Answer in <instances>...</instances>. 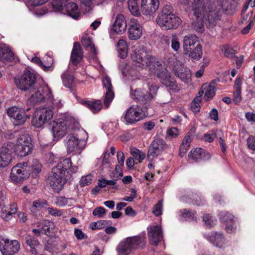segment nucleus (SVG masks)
Returning a JSON list of instances; mask_svg holds the SVG:
<instances>
[{"instance_id": "obj_1", "label": "nucleus", "mask_w": 255, "mask_h": 255, "mask_svg": "<svg viewBox=\"0 0 255 255\" xmlns=\"http://www.w3.org/2000/svg\"><path fill=\"white\" fill-rule=\"evenodd\" d=\"M237 3L232 0H225L222 3L219 0H194L190 6L191 12L195 17L192 24L194 30L202 33L204 30V24L208 28L216 25L220 19L222 10L228 14H233L237 11Z\"/></svg>"}, {"instance_id": "obj_2", "label": "nucleus", "mask_w": 255, "mask_h": 255, "mask_svg": "<svg viewBox=\"0 0 255 255\" xmlns=\"http://www.w3.org/2000/svg\"><path fill=\"white\" fill-rule=\"evenodd\" d=\"M36 75L29 70H25L20 77L15 78V83L17 87L21 91H28L34 93L28 100V103L34 106L41 103H46L50 107L55 106L53 96L49 87L43 84L39 86L36 82ZM57 108L59 105H55Z\"/></svg>"}, {"instance_id": "obj_3", "label": "nucleus", "mask_w": 255, "mask_h": 255, "mask_svg": "<svg viewBox=\"0 0 255 255\" xmlns=\"http://www.w3.org/2000/svg\"><path fill=\"white\" fill-rule=\"evenodd\" d=\"M133 65L143 69L146 67L153 69V72L157 77L160 79L163 85L173 91L177 90V86L174 78H172L168 70L163 68L160 62L156 61L155 59L146 54L144 51H134L131 55Z\"/></svg>"}, {"instance_id": "obj_4", "label": "nucleus", "mask_w": 255, "mask_h": 255, "mask_svg": "<svg viewBox=\"0 0 255 255\" xmlns=\"http://www.w3.org/2000/svg\"><path fill=\"white\" fill-rule=\"evenodd\" d=\"M70 158H66L53 167L46 181L55 192H59L67 181L66 178L75 172Z\"/></svg>"}, {"instance_id": "obj_5", "label": "nucleus", "mask_w": 255, "mask_h": 255, "mask_svg": "<svg viewBox=\"0 0 255 255\" xmlns=\"http://www.w3.org/2000/svg\"><path fill=\"white\" fill-rule=\"evenodd\" d=\"M158 89V87L153 85L149 86L148 90L141 88L133 90L130 88V97L132 100L146 107L156 96Z\"/></svg>"}, {"instance_id": "obj_6", "label": "nucleus", "mask_w": 255, "mask_h": 255, "mask_svg": "<svg viewBox=\"0 0 255 255\" xmlns=\"http://www.w3.org/2000/svg\"><path fill=\"white\" fill-rule=\"evenodd\" d=\"M75 120L72 118L59 119L56 122H54L51 128L54 140H58L62 138L67 133L75 128Z\"/></svg>"}, {"instance_id": "obj_7", "label": "nucleus", "mask_w": 255, "mask_h": 255, "mask_svg": "<svg viewBox=\"0 0 255 255\" xmlns=\"http://www.w3.org/2000/svg\"><path fill=\"white\" fill-rule=\"evenodd\" d=\"M33 150L32 140L30 135L24 131L17 136L14 151L17 156L24 157L30 154Z\"/></svg>"}, {"instance_id": "obj_8", "label": "nucleus", "mask_w": 255, "mask_h": 255, "mask_svg": "<svg viewBox=\"0 0 255 255\" xmlns=\"http://www.w3.org/2000/svg\"><path fill=\"white\" fill-rule=\"evenodd\" d=\"M147 115L146 107L140 108L139 106L133 105L127 110L124 118L127 123L132 124L142 120Z\"/></svg>"}, {"instance_id": "obj_9", "label": "nucleus", "mask_w": 255, "mask_h": 255, "mask_svg": "<svg viewBox=\"0 0 255 255\" xmlns=\"http://www.w3.org/2000/svg\"><path fill=\"white\" fill-rule=\"evenodd\" d=\"M53 116V112L49 108H38L34 114L32 120L33 126L39 128L41 127L45 123L50 120Z\"/></svg>"}, {"instance_id": "obj_10", "label": "nucleus", "mask_w": 255, "mask_h": 255, "mask_svg": "<svg viewBox=\"0 0 255 255\" xmlns=\"http://www.w3.org/2000/svg\"><path fill=\"white\" fill-rule=\"evenodd\" d=\"M7 114L13 119L12 122L15 126L23 125L31 117V114H27L24 109L15 106L8 108L7 110Z\"/></svg>"}, {"instance_id": "obj_11", "label": "nucleus", "mask_w": 255, "mask_h": 255, "mask_svg": "<svg viewBox=\"0 0 255 255\" xmlns=\"http://www.w3.org/2000/svg\"><path fill=\"white\" fill-rule=\"evenodd\" d=\"M20 250L17 240H10L0 236V251L2 255H15Z\"/></svg>"}, {"instance_id": "obj_12", "label": "nucleus", "mask_w": 255, "mask_h": 255, "mask_svg": "<svg viewBox=\"0 0 255 255\" xmlns=\"http://www.w3.org/2000/svg\"><path fill=\"white\" fill-rule=\"evenodd\" d=\"M28 163H20L13 167L11 170L10 178L11 180L17 184L22 182L28 178L29 173L26 171Z\"/></svg>"}, {"instance_id": "obj_13", "label": "nucleus", "mask_w": 255, "mask_h": 255, "mask_svg": "<svg viewBox=\"0 0 255 255\" xmlns=\"http://www.w3.org/2000/svg\"><path fill=\"white\" fill-rule=\"evenodd\" d=\"M14 143L12 142H6L4 143L0 149V169L8 166L10 163L12 157L11 153Z\"/></svg>"}, {"instance_id": "obj_14", "label": "nucleus", "mask_w": 255, "mask_h": 255, "mask_svg": "<svg viewBox=\"0 0 255 255\" xmlns=\"http://www.w3.org/2000/svg\"><path fill=\"white\" fill-rule=\"evenodd\" d=\"M180 18L175 14L166 16L165 17H157L156 23L165 29L168 30L176 28L181 23Z\"/></svg>"}, {"instance_id": "obj_15", "label": "nucleus", "mask_w": 255, "mask_h": 255, "mask_svg": "<svg viewBox=\"0 0 255 255\" xmlns=\"http://www.w3.org/2000/svg\"><path fill=\"white\" fill-rule=\"evenodd\" d=\"M143 27L137 19L130 18L128 23V37L130 40H136L142 34Z\"/></svg>"}, {"instance_id": "obj_16", "label": "nucleus", "mask_w": 255, "mask_h": 255, "mask_svg": "<svg viewBox=\"0 0 255 255\" xmlns=\"http://www.w3.org/2000/svg\"><path fill=\"white\" fill-rule=\"evenodd\" d=\"M65 142L69 153L82 149L84 146V144H82L84 141L73 134L68 135L65 139Z\"/></svg>"}, {"instance_id": "obj_17", "label": "nucleus", "mask_w": 255, "mask_h": 255, "mask_svg": "<svg viewBox=\"0 0 255 255\" xmlns=\"http://www.w3.org/2000/svg\"><path fill=\"white\" fill-rule=\"evenodd\" d=\"M167 145L165 141L160 138H158L153 140L149 146L147 157H155L159 155L163 150L167 148Z\"/></svg>"}, {"instance_id": "obj_18", "label": "nucleus", "mask_w": 255, "mask_h": 255, "mask_svg": "<svg viewBox=\"0 0 255 255\" xmlns=\"http://www.w3.org/2000/svg\"><path fill=\"white\" fill-rule=\"evenodd\" d=\"M159 0H141L140 9L145 15H151L158 9Z\"/></svg>"}, {"instance_id": "obj_19", "label": "nucleus", "mask_w": 255, "mask_h": 255, "mask_svg": "<svg viewBox=\"0 0 255 255\" xmlns=\"http://www.w3.org/2000/svg\"><path fill=\"white\" fill-rule=\"evenodd\" d=\"M219 218L221 222L226 224L225 230L228 233L235 231L237 227L234 221V216L226 211L222 212L219 214Z\"/></svg>"}, {"instance_id": "obj_20", "label": "nucleus", "mask_w": 255, "mask_h": 255, "mask_svg": "<svg viewBox=\"0 0 255 255\" xmlns=\"http://www.w3.org/2000/svg\"><path fill=\"white\" fill-rule=\"evenodd\" d=\"M103 83L106 89V95L104 100V104L106 108L109 107L110 104L114 97V93L113 90V87L110 78L105 76L103 80Z\"/></svg>"}, {"instance_id": "obj_21", "label": "nucleus", "mask_w": 255, "mask_h": 255, "mask_svg": "<svg viewBox=\"0 0 255 255\" xmlns=\"http://www.w3.org/2000/svg\"><path fill=\"white\" fill-rule=\"evenodd\" d=\"M215 83L211 82L210 84H204L199 92L200 97L204 95L205 100L208 101L210 99L213 98L216 93Z\"/></svg>"}, {"instance_id": "obj_22", "label": "nucleus", "mask_w": 255, "mask_h": 255, "mask_svg": "<svg viewBox=\"0 0 255 255\" xmlns=\"http://www.w3.org/2000/svg\"><path fill=\"white\" fill-rule=\"evenodd\" d=\"M188 156L195 162H199L201 160H208L211 157L208 152L201 148H196L191 150L189 153Z\"/></svg>"}, {"instance_id": "obj_23", "label": "nucleus", "mask_w": 255, "mask_h": 255, "mask_svg": "<svg viewBox=\"0 0 255 255\" xmlns=\"http://www.w3.org/2000/svg\"><path fill=\"white\" fill-rule=\"evenodd\" d=\"M150 243L153 245H158L162 239V233L161 228L159 226H153L150 228L148 232Z\"/></svg>"}, {"instance_id": "obj_24", "label": "nucleus", "mask_w": 255, "mask_h": 255, "mask_svg": "<svg viewBox=\"0 0 255 255\" xmlns=\"http://www.w3.org/2000/svg\"><path fill=\"white\" fill-rule=\"evenodd\" d=\"M83 58V53L80 43L78 42H75L71 54V62L73 65H77L82 60Z\"/></svg>"}, {"instance_id": "obj_25", "label": "nucleus", "mask_w": 255, "mask_h": 255, "mask_svg": "<svg viewBox=\"0 0 255 255\" xmlns=\"http://www.w3.org/2000/svg\"><path fill=\"white\" fill-rule=\"evenodd\" d=\"M127 26V24L124 15L122 14H118L113 24V30L116 33L121 34L125 31Z\"/></svg>"}, {"instance_id": "obj_26", "label": "nucleus", "mask_w": 255, "mask_h": 255, "mask_svg": "<svg viewBox=\"0 0 255 255\" xmlns=\"http://www.w3.org/2000/svg\"><path fill=\"white\" fill-rule=\"evenodd\" d=\"M199 43V38L195 35L189 34L185 36L183 39V49L186 53L189 52Z\"/></svg>"}, {"instance_id": "obj_27", "label": "nucleus", "mask_w": 255, "mask_h": 255, "mask_svg": "<svg viewBox=\"0 0 255 255\" xmlns=\"http://www.w3.org/2000/svg\"><path fill=\"white\" fill-rule=\"evenodd\" d=\"M24 241L27 246L30 248L29 252L33 255H37L40 243L36 238L30 235H26L24 237Z\"/></svg>"}, {"instance_id": "obj_28", "label": "nucleus", "mask_w": 255, "mask_h": 255, "mask_svg": "<svg viewBox=\"0 0 255 255\" xmlns=\"http://www.w3.org/2000/svg\"><path fill=\"white\" fill-rule=\"evenodd\" d=\"M127 241L130 243L132 249L142 248L146 243L145 237L143 235L127 238Z\"/></svg>"}, {"instance_id": "obj_29", "label": "nucleus", "mask_w": 255, "mask_h": 255, "mask_svg": "<svg viewBox=\"0 0 255 255\" xmlns=\"http://www.w3.org/2000/svg\"><path fill=\"white\" fill-rule=\"evenodd\" d=\"M209 241L215 246L221 248L226 244V240L223 234L213 232L209 236Z\"/></svg>"}, {"instance_id": "obj_30", "label": "nucleus", "mask_w": 255, "mask_h": 255, "mask_svg": "<svg viewBox=\"0 0 255 255\" xmlns=\"http://www.w3.org/2000/svg\"><path fill=\"white\" fill-rule=\"evenodd\" d=\"M174 71L175 75L185 82H186L191 77L190 70L181 66L174 69Z\"/></svg>"}, {"instance_id": "obj_31", "label": "nucleus", "mask_w": 255, "mask_h": 255, "mask_svg": "<svg viewBox=\"0 0 255 255\" xmlns=\"http://www.w3.org/2000/svg\"><path fill=\"white\" fill-rule=\"evenodd\" d=\"M117 49L121 58H125L127 56L128 46L126 40L120 39L117 44Z\"/></svg>"}, {"instance_id": "obj_32", "label": "nucleus", "mask_w": 255, "mask_h": 255, "mask_svg": "<svg viewBox=\"0 0 255 255\" xmlns=\"http://www.w3.org/2000/svg\"><path fill=\"white\" fill-rule=\"evenodd\" d=\"M179 215L184 220L191 221L196 219V212L189 209H184L180 210Z\"/></svg>"}, {"instance_id": "obj_33", "label": "nucleus", "mask_w": 255, "mask_h": 255, "mask_svg": "<svg viewBox=\"0 0 255 255\" xmlns=\"http://www.w3.org/2000/svg\"><path fill=\"white\" fill-rule=\"evenodd\" d=\"M82 103L88 107L93 113L98 112L103 106L102 102L100 100L94 101H84Z\"/></svg>"}, {"instance_id": "obj_34", "label": "nucleus", "mask_w": 255, "mask_h": 255, "mask_svg": "<svg viewBox=\"0 0 255 255\" xmlns=\"http://www.w3.org/2000/svg\"><path fill=\"white\" fill-rule=\"evenodd\" d=\"M66 9L68 15L74 19H76L79 17V14L78 10V6L75 2H70L68 3L66 5Z\"/></svg>"}, {"instance_id": "obj_35", "label": "nucleus", "mask_w": 255, "mask_h": 255, "mask_svg": "<svg viewBox=\"0 0 255 255\" xmlns=\"http://www.w3.org/2000/svg\"><path fill=\"white\" fill-rule=\"evenodd\" d=\"M117 250L119 253L128 255L130 253L132 248L130 246V243L127 241V238L125 241L120 243Z\"/></svg>"}, {"instance_id": "obj_36", "label": "nucleus", "mask_w": 255, "mask_h": 255, "mask_svg": "<svg viewBox=\"0 0 255 255\" xmlns=\"http://www.w3.org/2000/svg\"><path fill=\"white\" fill-rule=\"evenodd\" d=\"M81 43L84 47L89 48V50L94 55H96L97 54L95 45L93 43L92 39L90 37L88 36L82 37L81 39Z\"/></svg>"}, {"instance_id": "obj_37", "label": "nucleus", "mask_w": 255, "mask_h": 255, "mask_svg": "<svg viewBox=\"0 0 255 255\" xmlns=\"http://www.w3.org/2000/svg\"><path fill=\"white\" fill-rule=\"evenodd\" d=\"M189 52V56L192 59L199 60L201 58L203 54L201 45L198 43Z\"/></svg>"}, {"instance_id": "obj_38", "label": "nucleus", "mask_w": 255, "mask_h": 255, "mask_svg": "<svg viewBox=\"0 0 255 255\" xmlns=\"http://www.w3.org/2000/svg\"><path fill=\"white\" fill-rule=\"evenodd\" d=\"M0 59L3 62H10L14 59L13 54L11 50L3 49L0 51Z\"/></svg>"}, {"instance_id": "obj_39", "label": "nucleus", "mask_w": 255, "mask_h": 255, "mask_svg": "<svg viewBox=\"0 0 255 255\" xmlns=\"http://www.w3.org/2000/svg\"><path fill=\"white\" fill-rule=\"evenodd\" d=\"M68 0H53L51 5L54 11H60L66 6Z\"/></svg>"}, {"instance_id": "obj_40", "label": "nucleus", "mask_w": 255, "mask_h": 255, "mask_svg": "<svg viewBox=\"0 0 255 255\" xmlns=\"http://www.w3.org/2000/svg\"><path fill=\"white\" fill-rule=\"evenodd\" d=\"M173 11L174 9L171 5L166 4L163 6L161 12L158 14L157 17H165L166 16L174 14Z\"/></svg>"}, {"instance_id": "obj_41", "label": "nucleus", "mask_w": 255, "mask_h": 255, "mask_svg": "<svg viewBox=\"0 0 255 255\" xmlns=\"http://www.w3.org/2000/svg\"><path fill=\"white\" fill-rule=\"evenodd\" d=\"M62 79L63 84L68 88H70L72 85L73 83V77L72 75L68 73H64L62 74Z\"/></svg>"}, {"instance_id": "obj_42", "label": "nucleus", "mask_w": 255, "mask_h": 255, "mask_svg": "<svg viewBox=\"0 0 255 255\" xmlns=\"http://www.w3.org/2000/svg\"><path fill=\"white\" fill-rule=\"evenodd\" d=\"M130 154L136 160H143L145 157L144 153L135 148L131 149Z\"/></svg>"}, {"instance_id": "obj_43", "label": "nucleus", "mask_w": 255, "mask_h": 255, "mask_svg": "<svg viewBox=\"0 0 255 255\" xmlns=\"http://www.w3.org/2000/svg\"><path fill=\"white\" fill-rule=\"evenodd\" d=\"M128 5L129 11L133 15L136 16L139 14L137 2H133V0H129Z\"/></svg>"}, {"instance_id": "obj_44", "label": "nucleus", "mask_w": 255, "mask_h": 255, "mask_svg": "<svg viewBox=\"0 0 255 255\" xmlns=\"http://www.w3.org/2000/svg\"><path fill=\"white\" fill-rule=\"evenodd\" d=\"M201 101L200 97H197L194 99L191 104V109L195 113H198L200 111V103Z\"/></svg>"}, {"instance_id": "obj_45", "label": "nucleus", "mask_w": 255, "mask_h": 255, "mask_svg": "<svg viewBox=\"0 0 255 255\" xmlns=\"http://www.w3.org/2000/svg\"><path fill=\"white\" fill-rule=\"evenodd\" d=\"M162 201L160 200L153 207L152 213L156 216H160L162 213Z\"/></svg>"}, {"instance_id": "obj_46", "label": "nucleus", "mask_w": 255, "mask_h": 255, "mask_svg": "<svg viewBox=\"0 0 255 255\" xmlns=\"http://www.w3.org/2000/svg\"><path fill=\"white\" fill-rule=\"evenodd\" d=\"M171 48L172 49L177 52L180 48V42L179 39L176 35H172L171 39Z\"/></svg>"}, {"instance_id": "obj_47", "label": "nucleus", "mask_w": 255, "mask_h": 255, "mask_svg": "<svg viewBox=\"0 0 255 255\" xmlns=\"http://www.w3.org/2000/svg\"><path fill=\"white\" fill-rule=\"evenodd\" d=\"M106 213V210L104 207H98L93 210L92 214L95 216L102 218L105 215Z\"/></svg>"}, {"instance_id": "obj_48", "label": "nucleus", "mask_w": 255, "mask_h": 255, "mask_svg": "<svg viewBox=\"0 0 255 255\" xmlns=\"http://www.w3.org/2000/svg\"><path fill=\"white\" fill-rule=\"evenodd\" d=\"M16 212L17 208L16 207V205L13 204L11 205L10 210L8 211L6 215H3V219L5 221L9 220L12 217V215L15 214Z\"/></svg>"}, {"instance_id": "obj_49", "label": "nucleus", "mask_w": 255, "mask_h": 255, "mask_svg": "<svg viewBox=\"0 0 255 255\" xmlns=\"http://www.w3.org/2000/svg\"><path fill=\"white\" fill-rule=\"evenodd\" d=\"M222 51L224 52L225 56L227 57H232L234 55L232 48L228 45H223Z\"/></svg>"}, {"instance_id": "obj_50", "label": "nucleus", "mask_w": 255, "mask_h": 255, "mask_svg": "<svg viewBox=\"0 0 255 255\" xmlns=\"http://www.w3.org/2000/svg\"><path fill=\"white\" fill-rule=\"evenodd\" d=\"M166 134L171 138H175L179 135V131L176 128H171L167 130Z\"/></svg>"}, {"instance_id": "obj_51", "label": "nucleus", "mask_w": 255, "mask_h": 255, "mask_svg": "<svg viewBox=\"0 0 255 255\" xmlns=\"http://www.w3.org/2000/svg\"><path fill=\"white\" fill-rule=\"evenodd\" d=\"M46 205V201L45 200L38 199L33 201L32 209H41L44 207Z\"/></svg>"}, {"instance_id": "obj_52", "label": "nucleus", "mask_w": 255, "mask_h": 255, "mask_svg": "<svg viewBox=\"0 0 255 255\" xmlns=\"http://www.w3.org/2000/svg\"><path fill=\"white\" fill-rule=\"evenodd\" d=\"M31 166L33 169V172L35 173H38L41 170V164L36 159H34L33 160L32 164Z\"/></svg>"}, {"instance_id": "obj_53", "label": "nucleus", "mask_w": 255, "mask_h": 255, "mask_svg": "<svg viewBox=\"0 0 255 255\" xmlns=\"http://www.w3.org/2000/svg\"><path fill=\"white\" fill-rule=\"evenodd\" d=\"M92 180V176L91 175H87L83 176L80 180V184L82 186H86L90 184Z\"/></svg>"}, {"instance_id": "obj_54", "label": "nucleus", "mask_w": 255, "mask_h": 255, "mask_svg": "<svg viewBox=\"0 0 255 255\" xmlns=\"http://www.w3.org/2000/svg\"><path fill=\"white\" fill-rule=\"evenodd\" d=\"M50 225H53V223L52 222L49 220H44L40 223V225L38 226V227L41 228V230H42V233L44 234L46 228Z\"/></svg>"}, {"instance_id": "obj_55", "label": "nucleus", "mask_w": 255, "mask_h": 255, "mask_svg": "<svg viewBox=\"0 0 255 255\" xmlns=\"http://www.w3.org/2000/svg\"><path fill=\"white\" fill-rule=\"evenodd\" d=\"M192 135L187 134L183 139L181 145H184L186 147H189L190 145V143L192 140Z\"/></svg>"}, {"instance_id": "obj_56", "label": "nucleus", "mask_w": 255, "mask_h": 255, "mask_svg": "<svg viewBox=\"0 0 255 255\" xmlns=\"http://www.w3.org/2000/svg\"><path fill=\"white\" fill-rule=\"evenodd\" d=\"M242 100L241 90H235L234 93V101L236 104H238Z\"/></svg>"}, {"instance_id": "obj_57", "label": "nucleus", "mask_w": 255, "mask_h": 255, "mask_svg": "<svg viewBox=\"0 0 255 255\" xmlns=\"http://www.w3.org/2000/svg\"><path fill=\"white\" fill-rule=\"evenodd\" d=\"M247 144L250 149L255 150V136H250L247 139Z\"/></svg>"}, {"instance_id": "obj_58", "label": "nucleus", "mask_w": 255, "mask_h": 255, "mask_svg": "<svg viewBox=\"0 0 255 255\" xmlns=\"http://www.w3.org/2000/svg\"><path fill=\"white\" fill-rule=\"evenodd\" d=\"M48 213L55 217H59L62 214V212L56 208H49L48 209Z\"/></svg>"}, {"instance_id": "obj_59", "label": "nucleus", "mask_w": 255, "mask_h": 255, "mask_svg": "<svg viewBox=\"0 0 255 255\" xmlns=\"http://www.w3.org/2000/svg\"><path fill=\"white\" fill-rule=\"evenodd\" d=\"M155 124L152 121H148L143 124V128L145 130H150L153 128Z\"/></svg>"}, {"instance_id": "obj_60", "label": "nucleus", "mask_w": 255, "mask_h": 255, "mask_svg": "<svg viewBox=\"0 0 255 255\" xmlns=\"http://www.w3.org/2000/svg\"><path fill=\"white\" fill-rule=\"evenodd\" d=\"M32 62L41 66L44 70H46L49 67H46L43 64V62L38 57H35L32 58L31 60Z\"/></svg>"}, {"instance_id": "obj_61", "label": "nucleus", "mask_w": 255, "mask_h": 255, "mask_svg": "<svg viewBox=\"0 0 255 255\" xmlns=\"http://www.w3.org/2000/svg\"><path fill=\"white\" fill-rule=\"evenodd\" d=\"M209 116L211 120L215 121L218 120V112L215 108L213 109L209 113Z\"/></svg>"}, {"instance_id": "obj_62", "label": "nucleus", "mask_w": 255, "mask_h": 255, "mask_svg": "<svg viewBox=\"0 0 255 255\" xmlns=\"http://www.w3.org/2000/svg\"><path fill=\"white\" fill-rule=\"evenodd\" d=\"M99 229H102L107 226H111L112 222L108 220H100L97 221Z\"/></svg>"}, {"instance_id": "obj_63", "label": "nucleus", "mask_w": 255, "mask_h": 255, "mask_svg": "<svg viewBox=\"0 0 255 255\" xmlns=\"http://www.w3.org/2000/svg\"><path fill=\"white\" fill-rule=\"evenodd\" d=\"M117 157L119 163L123 166L125 161V156L124 153L121 151H118L117 154Z\"/></svg>"}, {"instance_id": "obj_64", "label": "nucleus", "mask_w": 255, "mask_h": 255, "mask_svg": "<svg viewBox=\"0 0 255 255\" xmlns=\"http://www.w3.org/2000/svg\"><path fill=\"white\" fill-rule=\"evenodd\" d=\"M74 234L77 239L78 240H82L85 238V234L81 229H75Z\"/></svg>"}]
</instances>
